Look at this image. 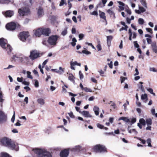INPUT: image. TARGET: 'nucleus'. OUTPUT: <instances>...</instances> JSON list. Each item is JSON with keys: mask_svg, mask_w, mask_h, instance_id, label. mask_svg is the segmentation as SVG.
Segmentation results:
<instances>
[{"mask_svg": "<svg viewBox=\"0 0 157 157\" xmlns=\"http://www.w3.org/2000/svg\"><path fill=\"white\" fill-rule=\"evenodd\" d=\"M1 144L3 146L8 147L12 150L17 151L19 147L17 143L11 139L6 137H4L0 140Z\"/></svg>", "mask_w": 157, "mask_h": 157, "instance_id": "1", "label": "nucleus"}, {"mask_svg": "<svg viewBox=\"0 0 157 157\" xmlns=\"http://www.w3.org/2000/svg\"><path fill=\"white\" fill-rule=\"evenodd\" d=\"M5 27L8 30L13 32L18 31L21 28V26L20 25L13 21L7 23Z\"/></svg>", "mask_w": 157, "mask_h": 157, "instance_id": "2", "label": "nucleus"}, {"mask_svg": "<svg viewBox=\"0 0 157 157\" xmlns=\"http://www.w3.org/2000/svg\"><path fill=\"white\" fill-rule=\"evenodd\" d=\"M93 150L94 152L96 153L107 152V149L104 145L98 144L94 146L93 147Z\"/></svg>", "mask_w": 157, "mask_h": 157, "instance_id": "3", "label": "nucleus"}, {"mask_svg": "<svg viewBox=\"0 0 157 157\" xmlns=\"http://www.w3.org/2000/svg\"><path fill=\"white\" fill-rule=\"evenodd\" d=\"M59 36L57 35H52L50 36L48 40V43L51 45H55Z\"/></svg>", "mask_w": 157, "mask_h": 157, "instance_id": "4", "label": "nucleus"}, {"mask_svg": "<svg viewBox=\"0 0 157 157\" xmlns=\"http://www.w3.org/2000/svg\"><path fill=\"white\" fill-rule=\"evenodd\" d=\"M18 13L20 16H24L30 13V10L27 7H23L18 10Z\"/></svg>", "mask_w": 157, "mask_h": 157, "instance_id": "5", "label": "nucleus"}, {"mask_svg": "<svg viewBox=\"0 0 157 157\" xmlns=\"http://www.w3.org/2000/svg\"><path fill=\"white\" fill-rule=\"evenodd\" d=\"M30 58L32 60H34L40 57V53L36 50H33L30 51Z\"/></svg>", "mask_w": 157, "mask_h": 157, "instance_id": "6", "label": "nucleus"}, {"mask_svg": "<svg viewBox=\"0 0 157 157\" xmlns=\"http://www.w3.org/2000/svg\"><path fill=\"white\" fill-rule=\"evenodd\" d=\"M29 36V34L28 32L24 31L20 33L19 38L22 41H25Z\"/></svg>", "mask_w": 157, "mask_h": 157, "instance_id": "7", "label": "nucleus"}, {"mask_svg": "<svg viewBox=\"0 0 157 157\" xmlns=\"http://www.w3.org/2000/svg\"><path fill=\"white\" fill-rule=\"evenodd\" d=\"M41 28L42 35L45 36H48L51 32L50 29L49 28Z\"/></svg>", "mask_w": 157, "mask_h": 157, "instance_id": "8", "label": "nucleus"}, {"mask_svg": "<svg viewBox=\"0 0 157 157\" xmlns=\"http://www.w3.org/2000/svg\"><path fill=\"white\" fill-rule=\"evenodd\" d=\"M69 153L68 149H65L62 150L60 153V157H67Z\"/></svg>", "mask_w": 157, "mask_h": 157, "instance_id": "9", "label": "nucleus"}, {"mask_svg": "<svg viewBox=\"0 0 157 157\" xmlns=\"http://www.w3.org/2000/svg\"><path fill=\"white\" fill-rule=\"evenodd\" d=\"M45 150L40 148H35L33 149V151H34V152L41 157L43 153Z\"/></svg>", "mask_w": 157, "mask_h": 157, "instance_id": "10", "label": "nucleus"}, {"mask_svg": "<svg viewBox=\"0 0 157 157\" xmlns=\"http://www.w3.org/2000/svg\"><path fill=\"white\" fill-rule=\"evenodd\" d=\"M7 117L2 111H0V123H3L6 121Z\"/></svg>", "mask_w": 157, "mask_h": 157, "instance_id": "11", "label": "nucleus"}, {"mask_svg": "<svg viewBox=\"0 0 157 157\" xmlns=\"http://www.w3.org/2000/svg\"><path fill=\"white\" fill-rule=\"evenodd\" d=\"M3 14L6 17H10L13 15L14 12L11 10H7L5 12H2Z\"/></svg>", "mask_w": 157, "mask_h": 157, "instance_id": "12", "label": "nucleus"}, {"mask_svg": "<svg viewBox=\"0 0 157 157\" xmlns=\"http://www.w3.org/2000/svg\"><path fill=\"white\" fill-rule=\"evenodd\" d=\"M37 15L39 17H42L44 15V9L41 6H39L37 9Z\"/></svg>", "mask_w": 157, "mask_h": 157, "instance_id": "13", "label": "nucleus"}, {"mask_svg": "<svg viewBox=\"0 0 157 157\" xmlns=\"http://www.w3.org/2000/svg\"><path fill=\"white\" fill-rule=\"evenodd\" d=\"M41 27L39 28L36 30L34 32V34L37 37H40L42 35Z\"/></svg>", "mask_w": 157, "mask_h": 157, "instance_id": "14", "label": "nucleus"}, {"mask_svg": "<svg viewBox=\"0 0 157 157\" xmlns=\"http://www.w3.org/2000/svg\"><path fill=\"white\" fill-rule=\"evenodd\" d=\"M3 48L6 50L7 51V53L8 54H9L10 55H11V52L13 49L10 44H8L6 46V48Z\"/></svg>", "mask_w": 157, "mask_h": 157, "instance_id": "15", "label": "nucleus"}, {"mask_svg": "<svg viewBox=\"0 0 157 157\" xmlns=\"http://www.w3.org/2000/svg\"><path fill=\"white\" fill-rule=\"evenodd\" d=\"M5 42L4 38H0V46L2 48H6V46L7 44Z\"/></svg>", "mask_w": 157, "mask_h": 157, "instance_id": "16", "label": "nucleus"}, {"mask_svg": "<svg viewBox=\"0 0 157 157\" xmlns=\"http://www.w3.org/2000/svg\"><path fill=\"white\" fill-rule=\"evenodd\" d=\"M99 12L100 17L104 20L106 22V17L105 15V13L100 10L99 11Z\"/></svg>", "mask_w": 157, "mask_h": 157, "instance_id": "17", "label": "nucleus"}, {"mask_svg": "<svg viewBox=\"0 0 157 157\" xmlns=\"http://www.w3.org/2000/svg\"><path fill=\"white\" fill-rule=\"evenodd\" d=\"M41 157H52V155L50 152L45 150Z\"/></svg>", "mask_w": 157, "mask_h": 157, "instance_id": "18", "label": "nucleus"}, {"mask_svg": "<svg viewBox=\"0 0 157 157\" xmlns=\"http://www.w3.org/2000/svg\"><path fill=\"white\" fill-rule=\"evenodd\" d=\"M152 49L155 53H157V46L155 42L153 43L151 45Z\"/></svg>", "mask_w": 157, "mask_h": 157, "instance_id": "19", "label": "nucleus"}, {"mask_svg": "<svg viewBox=\"0 0 157 157\" xmlns=\"http://www.w3.org/2000/svg\"><path fill=\"white\" fill-rule=\"evenodd\" d=\"M113 36H107V44L109 46L111 44V41L113 39Z\"/></svg>", "mask_w": 157, "mask_h": 157, "instance_id": "20", "label": "nucleus"}, {"mask_svg": "<svg viewBox=\"0 0 157 157\" xmlns=\"http://www.w3.org/2000/svg\"><path fill=\"white\" fill-rule=\"evenodd\" d=\"M0 157H12L8 153L5 152H2L0 154Z\"/></svg>", "mask_w": 157, "mask_h": 157, "instance_id": "21", "label": "nucleus"}, {"mask_svg": "<svg viewBox=\"0 0 157 157\" xmlns=\"http://www.w3.org/2000/svg\"><path fill=\"white\" fill-rule=\"evenodd\" d=\"M82 114L85 117H91L92 116L90 115L89 112L87 111H83L82 113Z\"/></svg>", "mask_w": 157, "mask_h": 157, "instance_id": "22", "label": "nucleus"}, {"mask_svg": "<svg viewBox=\"0 0 157 157\" xmlns=\"http://www.w3.org/2000/svg\"><path fill=\"white\" fill-rule=\"evenodd\" d=\"M99 107L96 106H95L93 108V110L94 111L95 114L98 116L99 115Z\"/></svg>", "mask_w": 157, "mask_h": 157, "instance_id": "23", "label": "nucleus"}, {"mask_svg": "<svg viewBox=\"0 0 157 157\" xmlns=\"http://www.w3.org/2000/svg\"><path fill=\"white\" fill-rule=\"evenodd\" d=\"M119 120H122L125 122L128 123L130 122V121L129 119L126 117H120L119 119Z\"/></svg>", "mask_w": 157, "mask_h": 157, "instance_id": "24", "label": "nucleus"}, {"mask_svg": "<svg viewBox=\"0 0 157 157\" xmlns=\"http://www.w3.org/2000/svg\"><path fill=\"white\" fill-rule=\"evenodd\" d=\"M107 12L109 14L110 17L113 15L114 18H115L116 17L113 11L110 9H109L107 11Z\"/></svg>", "mask_w": 157, "mask_h": 157, "instance_id": "25", "label": "nucleus"}, {"mask_svg": "<svg viewBox=\"0 0 157 157\" xmlns=\"http://www.w3.org/2000/svg\"><path fill=\"white\" fill-rule=\"evenodd\" d=\"M75 78L72 74L69 75L68 76V79L73 82H74L75 81L74 80Z\"/></svg>", "mask_w": 157, "mask_h": 157, "instance_id": "26", "label": "nucleus"}, {"mask_svg": "<svg viewBox=\"0 0 157 157\" xmlns=\"http://www.w3.org/2000/svg\"><path fill=\"white\" fill-rule=\"evenodd\" d=\"M37 101L38 103L41 105H44L45 103L44 100L41 98L38 99Z\"/></svg>", "mask_w": 157, "mask_h": 157, "instance_id": "27", "label": "nucleus"}, {"mask_svg": "<svg viewBox=\"0 0 157 157\" xmlns=\"http://www.w3.org/2000/svg\"><path fill=\"white\" fill-rule=\"evenodd\" d=\"M118 3L121 6H119V8L121 10H123L124 9V4L123 2L119 1L118 2Z\"/></svg>", "mask_w": 157, "mask_h": 157, "instance_id": "28", "label": "nucleus"}, {"mask_svg": "<svg viewBox=\"0 0 157 157\" xmlns=\"http://www.w3.org/2000/svg\"><path fill=\"white\" fill-rule=\"evenodd\" d=\"M146 123L148 125H151L152 123V120L150 118H148L146 119Z\"/></svg>", "mask_w": 157, "mask_h": 157, "instance_id": "29", "label": "nucleus"}, {"mask_svg": "<svg viewBox=\"0 0 157 157\" xmlns=\"http://www.w3.org/2000/svg\"><path fill=\"white\" fill-rule=\"evenodd\" d=\"M140 123L143 125L144 126L146 124V121L143 118H141L139 120Z\"/></svg>", "mask_w": 157, "mask_h": 157, "instance_id": "30", "label": "nucleus"}, {"mask_svg": "<svg viewBox=\"0 0 157 157\" xmlns=\"http://www.w3.org/2000/svg\"><path fill=\"white\" fill-rule=\"evenodd\" d=\"M4 100L3 99V96L2 95V92L0 91V103H2L3 102Z\"/></svg>", "mask_w": 157, "mask_h": 157, "instance_id": "31", "label": "nucleus"}, {"mask_svg": "<svg viewBox=\"0 0 157 157\" xmlns=\"http://www.w3.org/2000/svg\"><path fill=\"white\" fill-rule=\"evenodd\" d=\"M72 42L71 43V44L73 46H75L76 45V42H77V40L75 37L72 39Z\"/></svg>", "mask_w": 157, "mask_h": 157, "instance_id": "32", "label": "nucleus"}, {"mask_svg": "<svg viewBox=\"0 0 157 157\" xmlns=\"http://www.w3.org/2000/svg\"><path fill=\"white\" fill-rule=\"evenodd\" d=\"M140 2L142 5L146 8H147V3L144 0H140Z\"/></svg>", "mask_w": 157, "mask_h": 157, "instance_id": "33", "label": "nucleus"}, {"mask_svg": "<svg viewBox=\"0 0 157 157\" xmlns=\"http://www.w3.org/2000/svg\"><path fill=\"white\" fill-rule=\"evenodd\" d=\"M147 142L148 144V146L151 147L152 145L151 144V140L150 138H148L147 140Z\"/></svg>", "mask_w": 157, "mask_h": 157, "instance_id": "34", "label": "nucleus"}, {"mask_svg": "<svg viewBox=\"0 0 157 157\" xmlns=\"http://www.w3.org/2000/svg\"><path fill=\"white\" fill-rule=\"evenodd\" d=\"M147 90L149 92H150L151 94H153L154 96H155V93L153 92V90L152 88H148L147 89Z\"/></svg>", "mask_w": 157, "mask_h": 157, "instance_id": "35", "label": "nucleus"}, {"mask_svg": "<svg viewBox=\"0 0 157 157\" xmlns=\"http://www.w3.org/2000/svg\"><path fill=\"white\" fill-rule=\"evenodd\" d=\"M27 77L30 79H33V78L32 76L31 75V73L29 71L27 72Z\"/></svg>", "mask_w": 157, "mask_h": 157, "instance_id": "36", "label": "nucleus"}, {"mask_svg": "<svg viewBox=\"0 0 157 157\" xmlns=\"http://www.w3.org/2000/svg\"><path fill=\"white\" fill-rule=\"evenodd\" d=\"M82 53L85 54L86 55H89L91 53L90 52L86 51V50H83L82 51Z\"/></svg>", "mask_w": 157, "mask_h": 157, "instance_id": "37", "label": "nucleus"}, {"mask_svg": "<svg viewBox=\"0 0 157 157\" xmlns=\"http://www.w3.org/2000/svg\"><path fill=\"white\" fill-rule=\"evenodd\" d=\"M144 20L142 18H140L138 20V22L140 25H143L144 23Z\"/></svg>", "mask_w": 157, "mask_h": 157, "instance_id": "38", "label": "nucleus"}, {"mask_svg": "<svg viewBox=\"0 0 157 157\" xmlns=\"http://www.w3.org/2000/svg\"><path fill=\"white\" fill-rule=\"evenodd\" d=\"M147 95L146 94H143L141 96V98L142 100H144L146 99L147 98Z\"/></svg>", "mask_w": 157, "mask_h": 157, "instance_id": "39", "label": "nucleus"}, {"mask_svg": "<svg viewBox=\"0 0 157 157\" xmlns=\"http://www.w3.org/2000/svg\"><path fill=\"white\" fill-rule=\"evenodd\" d=\"M79 74L80 76V78L81 80H82V79L83 78L84 76L83 75V74L81 72V71H79Z\"/></svg>", "mask_w": 157, "mask_h": 157, "instance_id": "40", "label": "nucleus"}, {"mask_svg": "<svg viewBox=\"0 0 157 157\" xmlns=\"http://www.w3.org/2000/svg\"><path fill=\"white\" fill-rule=\"evenodd\" d=\"M139 9L141 13H143L145 11V10L142 6H139Z\"/></svg>", "mask_w": 157, "mask_h": 157, "instance_id": "41", "label": "nucleus"}, {"mask_svg": "<svg viewBox=\"0 0 157 157\" xmlns=\"http://www.w3.org/2000/svg\"><path fill=\"white\" fill-rule=\"evenodd\" d=\"M120 78L121 83H122L124 82L125 79H127V77L121 76L120 77Z\"/></svg>", "mask_w": 157, "mask_h": 157, "instance_id": "42", "label": "nucleus"}, {"mask_svg": "<svg viewBox=\"0 0 157 157\" xmlns=\"http://www.w3.org/2000/svg\"><path fill=\"white\" fill-rule=\"evenodd\" d=\"M97 48L98 51H101V46L100 43H99L97 44Z\"/></svg>", "mask_w": 157, "mask_h": 157, "instance_id": "43", "label": "nucleus"}, {"mask_svg": "<svg viewBox=\"0 0 157 157\" xmlns=\"http://www.w3.org/2000/svg\"><path fill=\"white\" fill-rule=\"evenodd\" d=\"M51 71H52L56 72V73H59L60 74H61V72H60V71H59V70H58L57 69H51Z\"/></svg>", "mask_w": 157, "mask_h": 157, "instance_id": "44", "label": "nucleus"}, {"mask_svg": "<svg viewBox=\"0 0 157 157\" xmlns=\"http://www.w3.org/2000/svg\"><path fill=\"white\" fill-rule=\"evenodd\" d=\"M97 126L99 128L101 129H103L104 128V126L103 125L99 123L97 124Z\"/></svg>", "mask_w": 157, "mask_h": 157, "instance_id": "45", "label": "nucleus"}, {"mask_svg": "<svg viewBox=\"0 0 157 157\" xmlns=\"http://www.w3.org/2000/svg\"><path fill=\"white\" fill-rule=\"evenodd\" d=\"M150 71L154 72H157V69L154 67H151L150 68Z\"/></svg>", "mask_w": 157, "mask_h": 157, "instance_id": "46", "label": "nucleus"}, {"mask_svg": "<svg viewBox=\"0 0 157 157\" xmlns=\"http://www.w3.org/2000/svg\"><path fill=\"white\" fill-rule=\"evenodd\" d=\"M78 37L79 38V40L82 39L84 37V35L83 34L81 33L79 34Z\"/></svg>", "mask_w": 157, "mask_h": 157, "instance_id": "47", "label": "nucleus"}, {"mask_svg": "<svg viewBox=\"0 0 157 157\" xmlns=\"http://www.w3.org/2000/svg\"><path fill=\"white\" fill-rule=\"evenodd\" d=\"M74 66L77 65L79 66H81V64L80 63H78L77 61H75L74 62L72 63Z\"/></svg>", "mask_w": 157, "mask_h": 157, "instance_id": "48", "label": "nucleus"}, {"mask_svg": "<svg viewBox=\"0 0 157 157\" xmlns=\"http://www.w3.org/2000/svg\"><path fill=\"white\" fill-rule=\"evenodd\" d=\"M67 33V29H64L62 32V34L63 36H65Z\"/></svg>", "mask_w": 157, "mask_h": 157, "instance_id": "49", "label": "nucleus"}, {"mask_svg": "<svg viewBox=\"0 0 157 157\" xmlns=\"http://www.w3.org/2000/svg\"><path fill=\"white\" fill-rule=\"evenodd\" d=\"M146 30L148 32L150 33H153L152 30L150 28H146Z\"/></svg>", "mask_w": 157, "mask_h": 157, "instance_id": "50", "label": "nucleus"}, {"mask_svg": "<svg viewBox=\"0 0 157 157\" xmlns=\"http://www.w3.org/2000/svg\"><path fill=\"white\" fill-rule=\"evenodd\" d=\"M134 44L135 47L136 48H139V45L137 43V41H135L134 42Z\"/></svg>", "mask_w": 157, "mask_h": 157, "instance_id": "51", "label": "nucleus"}, {"mask_svg": "<svg viewBox=\"0 0 157 157\" xmlns=\"http://www.w3.org/2000/svg\"><path fill=\"white\" fill-rule=\"evenodd\" d=\"M91 15H94L95 16H98V13L97 11H94L93 12L91 13Z\"/></svg>", "mask_w": 157, "mask_h": 157, "instance_id": "52", "label": "nucleus"}, {"mask_svg": "<svg viewBox=\"0 0 157 157\" xmlns=\"http://www.w3.org/2000/svg\"><path fill=\"white\" fill-rule=\"evenodd\" d=\"M99 72L100 73V75H101L102 76H104L103 75V74H104V72L102 70H100V71H99Z\"/></svg>", "mask_w": 157, "mask_h": 157, "instance_id": "53", "label": "nucleus"}, {"mask_svg": "<svg viewBox=\"0 0 157 157\" xmlns=\"http://www.w3.org/2000/svg\"><path fill=\"white\" fill-rule=\"evenodd\" d=\"M34 85L35 87H38L39 86V82L37 80H36Z\"/></svg>", "mask_w": 157, "mask_h": 157, "instance_id": "54", "label": "nucleus"}, {"mask_svg": "<svg viewBox=\"0 0 157 157\" xmlns=\"http://www.w3.org/2000/svg\"><path fill=\"white\" fill-rule=\"evenodd\" d=\"M83 90H84L86 92H91L92 91L90 89H89L86 87H84Z\"/></svg>", "mask_w": 157, "mask_h": 157, "instance_id": "55", "label": "nucleus"}, {"mask_svg": "<svg viewBox=\"0 0 157 157\" xmlns=\"http://www.w3.org/2000/svg\"><path fill=\"white\" fill-rule=\"evenodd\" d=\"M146 40L148 44H151L152 42V40L151 38H147Z\"/></svg>", "mask_w": 157, "mask_h": 157, "instance_id": "56", "label": "nucleus"}, {"mask_svg": "<svg viewBox=\"0 0 157 157\" xmlns=\"http://www.w3.org/2000/svg\"><path fill=\"white\" fill-rule=\"evenodd\" d=\"M22 83L27 86H29V82L25 81H24L22 82Z\"/></svg>", "mask_w": 157, "mask_h": 157, "instance_id": "57", "label": "nucleus"}, {"mask_svg": "<svg viewBox=\"0 0 157 157\" xmlns=\"http://www.w3.org/2000/svg\"><path fill=\"white\" fill-rule=\"evenodd\" d=\"M102 3L103 4V6H105V4L107 2V0H102Z\"/></svg>", "mask_w": 157, "mask_h": 157, "instance_id": "58", "label": "nucleus"}, {"mask_svg": "<svg viewBox=\"0 0 157 157\" xmlns=\"http://www.w3.org/2000/svg\"><path fill=\"white\" fill-rule=\"evenodd\" d=\"M132 34H133L132 38L133 39H135V38H136V37L137 35V33L136 32H133L132 33Z\"/></svg>", "mask_w": 157, "mask_h": 157, "instance_id": "59", "label": "nucleus"}, {"mask_svg": "<svg viewBox=\"0 0 157 157\" xmlns=\"http://www.w3.org/2000/svg\"><path fill=\"white\" fill-rule=\"evenodd\" d=\"M68 6H69V10L70 9H71V7H72L71 3L70 2L69 0H68Z\"/></svg>", "mask_w": 157, "mask_h": 157, "instance_id": "60", "label": "nucleus"}, {"mask_svg": "<svg viewBox=\"0 0 157 157\" xmlns=\"http://www.w3.org/2000/svg\"><path fill=\"white\" fill-rule=\"evenodd\" d=\"M17 80L19 82H23V78L22 77L21 78L17 77Z\"/></svg>", "mask_w": 157, "mask_h": 157, "instance_id": "61", "label": "nucleus"}, {"mask_svg": "<svg viewBox=\"0 0 157 157\" xmlns=\"http://www.w3.org/2000/svg\"><path fill=\"white\" fill-rule=\"evenodd\" d=\"M15 112H14V114L12 116V117L11 118V121L13 122L15 120Z\"/></svg>", "mask_w": 157, "mask_h": 157, "instance_id": "62", "label": "nucleus"}, {"mask_svg": "<svg viewBox=\"0 0 157 157\" xmlns=\"http://www.w3.org/2000/svg\"><path fill=\"white\" fill-rule=\"evenodd\" d=\"M135 71L136 73L134 74V76H136L137 75H138L139 74V72L138 71V69L137 68H136L135 69Z\"/></svg>", "mask_w": 157, "mask_h": 157, "instance_id": "63", "label": "nucleus"}, {"mask_svg": "<svg viewBox=\"0 0 157 157\" xmlns=\"http://www.w3.org/2000/svg\"><path fill=\"white\" fill-rule=\"evenodd\" d=\"M72 19L73 21L75 23L77 22V20L76 17L74 16L72 17Z\"/></svg>", "mask_w": 157, "mask_h": 157, "instance_id": "64", "label": "nucleus"}]
</instances>
